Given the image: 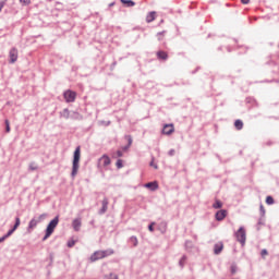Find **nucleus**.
<instances>
[{
  "label": "nucleus",
  "mask_w": 279,
  "mask_h": 279,
  "mask_svg": "<svg viewBox=\"0 0 279 279\" xmlns=\"http://www.w3.org/2000/svg\"><path fill=\"white\" fill-rule=\"evenodd\" d=\"M58 223H60V218L56 216L47 226L46 234L43 241H47V239H49V236L53 234V231L56 230V228H58Z\"/></svg>",
  "instance_id": "f257e3e1"
},
{
  "label": "nucleus",
  "mask_w": 279,
  "mask_h": 279,
  "mask_svg": "<svg viewBox=\"0 0 279 279\" xmlns=\"http://www.w3.org/2000/svg\"><path fill=\"white\" fill-rule=\"evenodd\" d=\"M112 254H114V251L112 248L106 251H96L90 256V260L92 263H95L96 260H101V258H106L107 256H112Z\"/></svg>",
  "instance_id": "f03ea898"
},
{
  "label": "nucleus",
  "mask_w": 279,
  "mask_h": 279,
  "mask_svg": "<svg viewBox=\"0 0 279 279\" xmlns=\"http://www.w3.org/2000/svg\"><path fill=\"white\" fill-rule=\"evenodd\" d=\"M82 156V150L80 146L76 147L74 151V159L72 166V175H77V171H80V158Z\"/></svg>",
  "instance_id": "7ed1b4c3"
},
{
  "label": "nucleus",
  "mask_w": 279,
  "mask_h": 279,
  "mask_svg": "<svg viewBox=\"0 0 279 279\" xmlns=\"http://www.w3.org/2000/svg\"><path fill=\"white\" fill-rule=\"evenodd\" d=\"M63 97L68 104H72L73 101H75L77 94L71 89H68L66 92H64Z\"/></svg>",
  "instance_id": "20e7f679"
},
{
  "label": "nucleus",
  "mask_w": 279,
  "mask_h": 279,
  "mask_svg": "<svg viewBox=\"0 0 279 279\" xmlns=\"http://www.w3.org/2000/svg\"><path fill=\"white\" fill-rule=\"evenodd\" d=\"M236 240L241 245H245L246 235H245V229L241 227L238 232L235 233Z\"/></svg>",
  "instance_id": "39448f33"
},
{
  "label": "nucleus",
  "mask_w": 279,
  "mask_h": 279,
  "mask_svg": "<svg viewBox=\"0 0 279 279\" xmlns=\"http://www.w3.org/2000/svg\"><path fill=\"white\" fill-rule=\"evenodd\" d=\"M9 58H10L11 64H14V62L19 60V50L16 48H12L9 52Z\"/></svg>",
  "instance_id": "423d86ee"
},
{
  "label": "nucleus",
  "mask_w": 279,
  "mask_h": 279,
  "mask_svg": "<svg viewBox=\"0 0 279 279\" xmlns=\"http://www.w3.org/2000/svg\"><path fill=\"white\" fill-rule=\"evenodd\" d=\"M173 132H175L173 124H166L162 129V134H166L167 136L173 134Z\"/></svg>",
  "instance_id": "0eeeda50"
},
{
  "label": "nucleus",
  "mask_w": 279,
  "mask_h": 279,
  "mask_svg": "<svg viewBox=\"0 0 279 279\" xmlns=\"http://www.w3.org/2000/svg\"><path fill=\"white\" fill-rule=\"evenodd\" d=\"M110 157H108V155H104L99 160H98V165L99 167H109L110 165Z\"/></svg>",
  "instance_id": "6e6552de"
},
{
  "label": "nucleus",
  "mask_w": 279,
  "mask_h": 279,
  "mask_svg": "<svg viewBox=\"0 0 279 279\" xmlns=\"http://www.w3.org/2000/svg\"><path fill=\"white\" fill-rule=\"evenodd\" d=\"M228 217V210L221 209L216 213V220L223 221Z\"/></svg>",
  "instance_id": "1a4fd4ad"
},
{
  "label": "nucleus",
  "mask_w": 279,
  "mask_h": 279,
  "mask_svg": "<svg viewBox=\"0 0 279 279\" xmlns=\"http://www.w3.org/2000/svg\"><path fill=\"white\" fill-rule=\"evenodd\" d=\"M72 228L75 230V232H80V228H82V219L76 218L72 222Z\"/></svg>",
  "instance_id": "9d476101"
},
{
  "label": "nucleus",
  "mask_w": 279,
  "mask_h": 279,
  "mask_svg": "<svg viewBox=\"0 0 279 279\" xmlns=\"http://www.w3.org/2000/svg\"><path fill=\"white\" fill-rule=\"evenodd\" d=\"M38 223V220L36 218H33L28 223L27 232H32V230H34V228H36Z\"/></svg>",
  "instance_id": "9b49d317"
},
{
  "label": "nucleus",
  "mask_w": 279,
  "mask_h": 279,
  "mask_svg": "<svg viewBox=\"0 0 279 279\" xmlns=\"http://www.w3.org/2000/svg\"><path fill=\"white\" fill-rule=\"evenodd\" d=\"M156 21V11H151L146 16V23H154Z\"/></svg>",
  "instance_id": "f8f14e48"
},
{
  "label": "nucleus",
  "mask_w": 279,
  "mask_h": 279,
  "mask_svg": "<svg viewBox=\"0 0 279 279\" xmlns=\"http://www.w3.org/2000/svg\"><path fill=\"white\" fill-rule=\"evenodd\" d=\"M146 189H149L150 191H156L158 189V182H149L145 184Z\"/></svg>",
  "instance_id": "ddd939ff"
},
{
  "label": "nucleus",
  "mask_w": 279,
  "mask_h": 279,
  "mask_svg": "<svg viewBox=\"0 0 279 279\" xmlns=\"http://www.w3.org/2000/svg\"><path fill=\"white\" fill-rule=\"evenodd\" d=\"M108 210V198L102 199V208L100 209V215H104Z\"/></svg>",
  "instance_id": "4468645a"
},
{
  "label": "nucleus",
  "mask_w": 279,
  "mask_h": 279,
  "mask_svg": "<svg viewBox=\"0 0 279 279\" xmlns=\"http://www.w3.org/2000/svg\"><path fill=\"white\" fill-rule=\"evenodd\" d=\"M157 58H158V60H167V58H169V54H167L166 51H158Z\"/></svg>",
  "instance_id": "2eb2a0df"
},
{
  "label": "nucleus",
  "mask_w": 279,
  "mask_h": 279,
  "mask_svg": "<svg viewBox=\"0 0 279 279\" xmlns=\"http://www.w3.org/2000/svg\"><path fill=\"white\" fill-rule=\"evenodd\" d=\"M222 250H223V243H218L215 245L214 252L215 254H221Z\"/></svg>",
  "instance_id": "dca6fc26"
},
{
  "label": "nucleus",
  "mask_w": 279,
  "mask_h": 279,
  "mask_svg": "<svg viewBox=\"0 0 279 279\" xmlns=\"http://www.w3.org/2000/svg\"><path fill=\"white\" fill-rule=\"evenodd\" d=\"M121 1H122V3L128 5V8H134V5H136V3L132 0H121Z\"/></svg>",
  "instance_id": "f3484780"
},
{
  "label": "nucleus",
  "mask_w": 279,
  "mask_h": 279,
  "mask_svg": "<svg viewBox=\"0 0 279 279\" xmlns=\"http://www.w3.org/2000/svg\"><path fill=\"white\" fill-rule=\"evenodd\" d=\"M234 128L238 129V130H243V121L235 120Z\"/></svg>",
  "instance_id": "a211bd4d"
},
{
  "label": "nucleus",
  "mask_w": 279,
  "mask_h": 279,
  "mask_svg": "<svg viewBox=\"0 0 279 279\" xmlns=\"http://www.w3.org/2000/svg\"><path fill=\"white\" fill-rule=\"evenodd\" d=\"M186 265V255H183L181 259L179 260V266L182 268Z\"/></svg>",
  "instance_id": "6ab92c4d"
},
{
  "label": "nucleus",
  "mask_w": 279,
  "mask_h": 279,
  "mask_svg": "<svg viewBox=\"0 0 279 279\" xmlns=\"http://www.w3.org/2000/svg\"><path fill=\"white\" fill-rule=\"evenodd\" d=\"M130 243H132L133 246L136 247V245H138V239L136 236H131Z\"/></svg>",
  "instance_id": "aec40b11"
},
{
  "label": "nucleus",
  "mask_w": 279,
  "mask_h": 279,
  "mask_svg": "<svg viewBox=\"0 0 279 279\" xmlns=\"http://www.w3.org/2000/svg\"><path fill=\"white\" fill-rule=\"evenodd\" d=\"M46 219H47V214H41L38 216V218H36L38 223H40V221H45Z\"/></svg>",
  "instance_id": "412c9836"
},
{
  "label": "nucleus",
  "mask_w": 279,
  "mask_h": 279,
  "mask_svg": "<svg viewBox=\"0 0 279 279\" xmlns=\"http://www.w3.org/2000/svg\"><path fill=\"white\" fill-rule=\"evenodd\" d=\"M222 206H223V203H221L220 201H216L215 203H214V205H213V208H222Z\"/></svg>",
  "instance_id": "4be33fe9"
},
{
  "label": "nucleus",
  "mask_w": 279,
  "mask_h": 279,
  "mask_svg": "<svg viewBox=\"0 0 279 279\" xmlns=\"http://www.w3.org/2000/svg\"><path fill=\"white\" fill-rule=\"evenodd\" d=\"M123 156V151L117 150L113 155L112 158H121Z\"/></svg>",
  "instance_id": "5701e85b"
},
{
  "label": "nucleus",
  "mask_w": 279,
  "mask_h": 279,
  "mask_svg": "<svg viewBox=\"0 0 279 279\" xmlns=\"http://www.w3.org/2000/svg\"><path fill=\"white\" fill-rule=\"evenodd\" d=\"M21 226V218L16 217L15 218V225L13 226V230H16Z\"/></svg>",
  "instance_id": "b1692460"
},
{
  "label": "nucleus",
  "mask_w": 279,
  "mask_h": 279,
  "mask_svg": "<svg viewBox=\"0 0 279 279\" xmlns=\"http://www.w3.org/2000/svg\"><path fill=\"white\" fill-rule=\"evenodd\" d=\"M16 230H14L13 228L11 230L8 231V233L5 235H3L4 240L8 239V236H12V234H14Z\"/></svg>",
  "instance_id": "393cba45"
},
{
  "label": "nucleus",
  "mask_w": 279,
  "mask_h": 279,
  "mask_svg": "<svg viewBox=\"0 0 279 279\" xmlns=\"http://www.w3.org/2000/svg\"><path fill=\"white\" fill-rule=\"evenodd\" d=\"M116 167H117L118 169H123V160L118 159V161L116 162Z\"/></svg>",
  "instance_id": "a878e982"
},
{
  "label": "nucleus",
  "mask_w": 279,
  "mask_h": 279,
  "mask_svg": "<svg viewBox=\"0 0 279 279\" xmlns=\"http://www.w3.org/2000/svg\"><path fill=\"white\" fill-rule=\"evenodd\" d=\"M266 204H268V206H271V204H274V197L267 196L266 197Z\"/></svg>",
  "instance_id": "bb28decb"
},
{
  "label": "nucleus",
  "mask_w": 279,
  "mask_h": 279,
  "mask_svg": "<svg viewBox=\"0 0 279 279\" xmlns=\"http://www.w3.org/2000/svg\"><path fill=\"white\" fill-rule=\"evenodd\" d=\"M10 120H5V132L10 133Z\"/></svg>",
  "instance_id": "cd10ccee"
},
{
  "label": "nucleus",
  "mask_w": 279,
  "mask_h": 279,
  "mask_svg": "<svg viewBox=\"0 0 279 279\" xmlns=\"http://www.w3.org/2000/svg\"><path fill=\"white\" fill-rule=\"evenodd\" d=\"M20 2H22L23 5H29V3H32V0H20Z\"/></svg>",
  "instance_id": "c85d7f7f"
},
{
  "label": "nucleus",
  "mask_w": 279,
  "mask_h": 279,
  "mask_svg": "<svg viewBox=\"0 0 279 279\" xmlns=\"http://www.w3.org/2000/svg\"><path fill=\"white\" fill-rule=\"evenodd\" d=\"M75 245V240H70L68 242V247H73Z\"/></svg>",
  "instance_id": "c756f323"
},
{
  "label": "nucleus",
  "mask_w": 279,
  "mask_h": 279,
  "mask_svg": "<svg viewBox=\"0 0 279 279\" xmlns=\"http://www.w3.org/2000/svg\"><path fill=\"white\" fill-rule=\"evenodd\" d=\"M267 254H268V252H267V250H262V253H260V256L263 257V258H265V256H267Z\"/></svg>",
  "instance_id": "7c9ffc66"
},
{
  "label": "nucleus",
  "mask_w": 279,
  "mask_h": 279,
  "mask_svg": "<svg viewBox=\"0 0 279 279\" xmlns=\"http://www.w3.org/2000/svg\"><path fill=\"white\" fill-rule=\"evenodd\" d=\"M231 274L232 275L236 274V266L235 265L231 266Z\"/></svg>",
  "instance_id": "2f4dec72"
},
{
  "label": "nucleus",
  "mask_w": 279,
  "mask_h": 279,
  "mask_svg": "<svg viewBox=\"0 0 279 279\" xmlns=\"http://www.w3.org/2000/svg\"><path fill=\"white\" fill-rule=\"evenodd\" d=\"M148 230H149L150 232H154V222L148 226Z\"/></svg>",
  "instance_id": "473e14b6"
},
{
  "label": "nucleus",
  "mask_w": 279,
  "mask_h": 279,
  "mask_svg": "<svg viewBox=\"0 0 279 279\" xmlns=\"http://www.w3.org/2000/svg\"><path fill=\"white\" fill-rule=\"evenodd\" d=\"M241 3H243L244 5H247V3H250V0H241Z\"/></svg>",
  "instance_id": "72a5a7b5"
},
{
  "label": "nucleus",
  "mask_w": 279,
  "mask_h": 279,
  "mask_svg": "<svg viewBox=\"0 0 279 279\" xmlns=\"http://www.w3.org/2000/svg\"><path fill=\"white\" fill-rule=\"evenodd\" d=\"M150 167H154V169H158V166H156V163H154V160L150 162Z\"/></svg>",
  "instance_id": "f704fd0d"
},
{
  "label": "nucleus",
  "mask_w": 279,
  "mask_h": 279,
  "mask_svg": "<svg viewBox=\"0 0 279 279\" xmlns=\"http://www.w3.org/2000/svg\"><path fill=\"white\" fill-rule=\"evenodd\" d=\"M128 141H129V147H130V145H132V137L128 136Z\"/></svg>",
  "instance_id": "c9c22d12"
},
{
  "label": "nucleus",
  "mask_w": 279,
  "mask_h": 279,
  "mask_svg": "<svg viewBox=\"0 0 279 279\" xmlns=\"http://www.w3.org/2000/svg\"><path fill=\"white\" fill-rule=\"evenodd\" d=\"M3 5H5V3L0 2V12L3 10Z\"/></svg>",
  "instance_id": "e433bc0d"
},
{
  "label": "nucleus",
  "mask_w": 279,
  "mask_h": 279,
  "mask_svg": "<svg viewBox=\"0 0 279 279\" xmlns=\"http://www.w3.org/2000/svg\"><path fill=\"white\" fill-rule=\"evenodd\" d=\"M169 154L170 156H173L175 154V150H170Z\"/></svg>",
  "instance_id": "4c0bfd02"
},
{
  "label": "nucleus",
  "mask_w": 279,
  "mask_h": 279,
  "mask_svg": "<svg viewBox=\"0 0 279 279\" xmlns=\"http://www.w3.org/2000/svg\"><path fill=\"white\" fill-rule=\"evenodd\" d=\"M3 241H5V238L4 236L0 238V243H3Z\"/></svg>",
  "instance_id": "58836bf2"
},
{
  "label": "nucleus",
  "mask_w": 279,
  "mask_h": 279,
  "mask_svg": "<svg viewBox=\"0 0 279 279\" xmlns=\"http://www.w3.org/2000/svg\"><path fill=\"white\" fill-rule=\"evenodd\" d=\"M260 210L262 213H265V207H263V205H260Z\"/></svg>",
  "instance_id": "ea45409f"
},
{
  "label": "nucleus",
  "mask_w": 279,
  "mask_h": 279,
  "mask_svg": "<svg viewBox=\"0 0 279 279\" xmlns=\"http://www.w3.org/2000/svg\"><path fill=\"white\" fill-rule=\"evenodd\" d=\"M158 36H159V40H160V39H161V36H162V33H159Z\"/></svg>",
  "instance_id": "a19ab883"
},
{
  "label": "nucleus",
  "mask_w": 279,
  "mask_h": 279,
  "mask_svg": "<svg viewBox=\"0 0 279 279\" xmlns=\"http://www.w3.org/2000/svg\"><path fill=\"white\" fill-rule=\"evenodd\" d=\"M31 169H36V167L32 166Z\"/></svg>",
  "instance_id": "79ce46f5"
},
{
  "label": "nucleus",
  "mask_w": 279,
  "mask_h": 279,
  "mask_svg": "<svg viewBox=\"0 0 279 279\" xmlns=\"http://www.w3.org/2000/svg\"><path fill=\"white\" fill-rule=\"evenodd\" d=\"M31 169H36V167L32 166Z\"/></svg>",
  "instance_id": "37998d69"
}]
</instances>
